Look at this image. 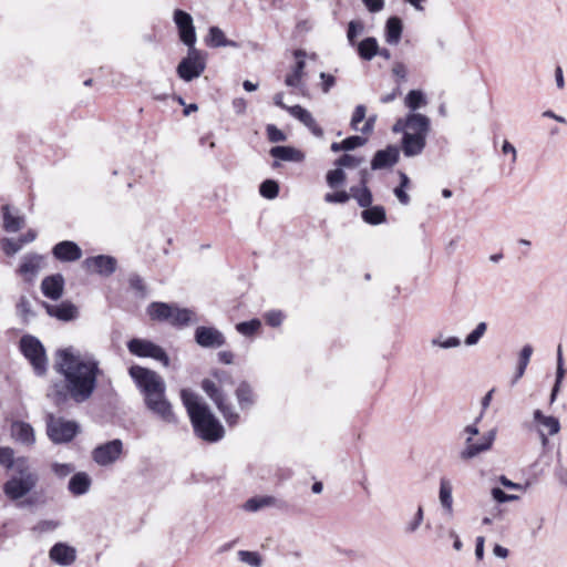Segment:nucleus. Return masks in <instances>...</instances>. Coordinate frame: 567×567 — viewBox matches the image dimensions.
Instances as JSON below:
<instances>
[{
	"instance_id": "nucleus-1",
	"label": "nucleus",
	"mask_w": 567,
	"mask_h": 567,
	"mask_svg": "<svg viewBox=\"0 0 567 567\" xmlns=\"http://www.w3.org/2000/svg\"><path fill=\"white\" fill-rule=\"evenodd\" d=\"M55 357L53 368L63 380L51 384L48 399L58 408H63L69 400L76 404L86 402L97 386L99 362L82 359L72 347L59 349Z\"/></svg>"
},
{
	"instance_id": "nucleus-2",
	"label": "nucleus",
	"mask_w": 567,
	"mask_h": 567,
	"mask_svg": "<svg viewBox=\"0 0 567 567\" xmlns=\"http://www.w3.org/2000/svg\"><path fill=\"white\" fill-rule=\"evenodd\" d=\"M128 374L143 394L145 406L162 421L176 423L172 404L165 395L166 384L161 375L141 365H132Z\"/></svg>"
},
{
	"instance_id": "nucleus-3",
	"label": "nucleus",
	"mask_w": 567,
	"mask_h": 567,
	"mask_svg": "<svg viewBox=\"0 0 567 567\" xmlns=\"http://www.w3.org/2000/svg\"><path fill=\"white\" fill-rule=\"evenodd\" d=\"M181 399L189 416L194 434L198 439L207 443H217L224 439L225 429L221 422L197 393L183 389Z\"/></svg>"
},
{
	"instance_id": "nucleus-4",
	"label": "nucleus",
	"mask_w": 567,
	"mask_h": 567,
	"mask_svg": "<svg viewBox=\"0 0 567 567\" xmlns=\"http://www.w3.org/2000/svg\"><path fill=\"white\" fill-rule=\"evenodd\" d=\"M430 131L431 121L421 113H408L392 126L393 133L402 134L400 148L405 157H415L423 153Z\"/></svg>"
},
{
	"instance_id": "nucleus-5",
	"label": "nucleus",
	"mask_w": 567,
	"mask_h": 567,
	"mask_svg": "<svg viewBox=\"0 0 567 567\" xmlns=\"http://www.w3.org/2000/svg\"><path fill=\"white\" fill-rule=\"evenodd\" d=\"M483 416V412L475 419L473 424L466 425L464 427V433L468 434L465 440V447L460 452V457L463 461H468L483 452H486L492 449L493 443L496 437V430L492 429L486 432L478 442H474L473 436L480 433L477 423L481 421Z\"/></svg>"
},
{
	"instance_id": "nucleus-6",
	"label": "nucleus",
	"mask_w": 567,
	"mask_h": 567,
	"mask_svg": "<svg viewBox=\"0 0 567 567\" xmlns=\"http://www.w3.org/2000/svg\"><path fill=\"white\" fill-rule=\"evenodd\" d=\"M47 435L54 444H66L80 433V425L76 421L65 420L49 413L45 416Z\"/></svg>"
},
{
	"instance_id": "nucleus-7",
	"label": "nucleus",
	"mask_w": 567,
	"mask_h": 567,
	"mask_svg": "<svg viewBox=\"0 0 567 567\" xmlns=\"http://www.w3.org/2000/svg\"><path fill=\"white\" fill-rule=\"evenodd\" d=\"M19 348L30 362L37 375H44L48 371V358L42 342L32 334H24L19 341Z\"/></svg>"
},
{
	"instance_id": "nucleus-8",
	"label": "nucleus",
	"mask_w": 567,
	"mask_h": 567,
	"mask_svg": "<svg viewBox=\"0 0 567 567\" xmlns=\"http://www.w3.org/2000/svg\"><path fill=\"white\" fill-rule=\"evenodd\" d=\"M20 476H12L3 484V493L11 501H19L28 495L37 485L39 476L37 473L18 465Z\"/></svg>"
},
{
	"instance_id": "nucleus-9",
	"label": "nucleus",
	"mask_w": 567,
	"mask_h": 567,
	"mask_svg": "<svg viewBox=\"0 0 567 567\" xmlns=\"http://www.w3.org/2000/svg\"><path fill=\"white\" fill-rule=\"evenodd\" d=\"M187 54L184 56L176 68L178 78L185 82H192L199 78L206 69V53L196 49V47H187Z\"/></svg>"
},
{
	"instance_id": "nucleus-10",
	"label": "nucleus",
	"mask_w": 567,
	"mask_h": 567,
	"mask_svg": "<svg viewBox=\"0 0 567 567\" xmlns=\"http://www.w3.org/2000/svg\"><path fill=\"white\" fill-rule=\"evenodd\" d=\"M130 353L138 358H151L161 362L164 367L169 365V357L166 351L151 340L133 338L127 342Z\"/></svg>"
},
{
	"instance_id": "nucleus-11",
	"label": "nucleus",
	"mask_w": 567,
	"mask_h": 567,
	"mask_svg": "<svg viewBox=\"0 0 567 567\" xmlns=\"http://www.w3.org/2000/svg\"><path fill=\"white\" fill-rule=\"evenodd\" d=\"M173 20L176 24L181 42L186 47L196 45L197 37L193 17L182 9H175Z\"/></svg>"
},
{
	"instance_id": "nucleus-12",
	"label": "nucleus",
	"mask_w": 567,
	"mask_h": 567,
	"mask_svg": "<svg viewBox=\"0 0 567 567\" xmlns=\"http://www.w3.org/2000/svg\"><path fill=\"white\" fill-rule=\"evenodd\" d=\"M123 452V443L120 439L111 440L100 444L92 451L93 461L100 466H107L115 463Z\"/></svg>"
},
{
	"instance_id": "nucleus-13",
	"label": "nucleus",
	"mask_w": 567,
	"mask_h": 567,
	"mask_svg": "<svg viewBox=\"0 0 567 567\" xmlns=\"http://www.w3.org/2000/svg\"><path fill=\"white\" fill-rule=\"evenodd\" d=\"M195 342L205 349H217L226 343L221 331L215 327L198 326L194 332Z\"/></svg>"
},
{
	"instance_id": "nucleus-14",
	"label": "nucleus",
	"mask_w": 567,
	"mask_h": 567,
	"mask_svg": "<svg viewBox=\"0 0 567 567\" xmlns=\"http://www.w3.org/2000/svg\"><path fill=\"white\" fill-rule=\"evenodd\" d=\"M83 266L87 270L93 269L94 272L102 277H110L116 271L117 260L115 257L110 255H97L87 257L83 261Z\"/></svg>"
},
{
	"instance_id": "nucleus-15",
	"label": "nucleus",
	"mask_w": 567,
	"mask_h": 567,
	"mask_svg": "<svg viewBox=\"0 0 567 567\" xmlns=\"http://www.w3.org/2000/svg\"><path fill=\"white\" fill-rule=\"evenodd\" d=\"M400 159V148L396 145H388L383 150H378L371 159V169L381 171L393 167Z\"/></svg>"
},
{
	"instance_id": "nucleus-16",
	"label": "nucleus",
	"mask_w": 567,
	"mask_h": 567,
	"mask_svg": "<svg viewBox=\"0 0 567 567\" xmlns=\"http://www.w3.org/2000/svg\"><path fill=\"white\" fill-rule=\"evenodd\" d=\"M47 313L60 321L69 322L78 318L79 311L75 305L71 301H62L59 305H51L47 301H40Z\"/></svg>"
},
{
	"instance_id": "nucleus-17",
	"label": "nucleus",
	"mask_w": 567,
	"mask_h": 567,
	"mask_svg": "<svg viewBox=\"0 0 567 567\" xmlns=\"http://www.w3.org/2000/svg\"><path fill=\"white\" fill-rule=\"evenodd\" d=\"M52 255L59 261L72 262L82 257V249L75 241L62 240L53 246Z\"/></svg>"
},
{
	"instance_id": "nucleus-18",
	"label": "nucleus",
	"mask_w": 567,
	"mask_h": 567,
	"mask_svg": "<svg viewBox=\"0 0 567 567\" xmlns=\"http://www.w3.org/2000/svg\"><path fill=\"white\" fill-rule=\"evenodd\" d=\"M65 280L61 274L47 276L41 282V292L51 300H59L64 292Z\"/></svg>"
},
{
	"instance_id": "nucleus-19",
	"label": "nucleus",
	"mask_w": 567,
	"mask_h": 567,
	"mask_svg": "<svg viewBox=\"0 0 567 567\" xmlns=\"http://www.w3.org/2000/svg\"><path fill=\"white\" fill-rule=\"evenodd\" d=\"M49 557L60 566H70L76 559V549L66 543H55L49 550Z\"/></svg>"
},
{
	"instance_id": "nucleus-20",
	"label": "nucleus",
	"mask_w": 567,
	"mask_h": 567,
	"mask_svg": "<svg viewBox=\"0 0 567 567\" xmlns=\"http://www.w3.org/2000/svg\"><path fill=\"white\" fill-rule=\"evenodd\" d=\"M42 256L39 254H27L23 256L17 272L24 276V280L31 282L41 269Z\"/></svg>"
},
{
	"instance_id": "nucleus-21",
	"label": "nucleus",
	"mask_w": 567,
	"mask_h": 567,
	"mask_svg": "<svg viewBox=\"0 0 567 567\" xmlns=\"http://www.w3.org/2000/svg\"><path fill=\"white\" fill-rule=\"evenodd\" d=\"M11 435L17 442L25 446H32L35 443L34 430L31 424L24 421L12 422Z\"/></svg>"
},
{
	"instance_id": "nucleus-22",
	"label": "nucleus",
	"mask_w": 567,
	"mask_h": 567,
	"mask_svg": "<svg viewBox=\"0 0 567 567\" xmlns=\"http://www.w3.org/2000/svg\"><path fill=\"white\" fill-rule=\"evenodd\" d=\"M293 55L297 61L293 65L292 72L286 75L285 84L290 87H298L306 68V62L303 60L306 56V51L302 49H297L293 51Z\"/></svg>"
},
{
	"instance_id": "nucleus-23",
	"label": "nucleus",
	"mask_w": 567,
	"mask_h": 567,
	"mask_svg": "<svg viewBox=\"0 0 567 567\" xmlns=\"http://www.w3.org/2000/svg\"><path fill=\"white\" fill-rule=\"evenodd\" d=\"M269 154L275 158L284 162L300 163L305 159V154L300 150L290 145H277L270 148Z\"/></svg>"
},
{
	"instance_id": "nucleus-24",
	"label": "nucleus",
	"mask_w": 567,
	"mask_h": 567,
	"mask_svg": "<svg viewBox=\"0 0 567 567\" xmlns=\"http://www.w3.org/2000/svg\"><path fill=\"white\" fill-rule=\"evenodd\" d=\"M92 478L86 472L74 473L69 483L68 489L73 496H82L90 491Z\"/></svg>"
},
{
	"instance_id": "nucleus-25",
	"label": "nucleus",
	"mask_w": 567,
	"mask_h": 567,
	"mask_svg": "<svg viewBox=\"0 0 567 567\" xmlns=\"http://www.w3.org/2000/svg\"><path fill=\"white\" fill-rule=\"evenodd\" d=\"M146 311L152 320L169 322L171 318H173L174 305L162 301H153L147 306Z\"/></svg>"
},
{
	"instance_id": "nucleus-26",
	"label": "nucleus",
	"mask_w": 567,
	"mask_h": 567,
	"mask_svg": "<svg viewBox=\"0 0 567 567\" xmlns=\"http://www.w3.org/2000/svg\"><path fill=\"white\" fill-rule=\"evenodd\" d=\"M402 32H403L402 19L399 18L398 16L390 17L386 20L385 28H384L385 41L391 45L398 44L402 38Z\"/></svg>"
},
{
	"instance_id": "nucleus-27",
	"label": "nucleus",
	"mask_w": 567,
	"mask_h": 567,
	"mask_svg": "<svg viewBox=\"0 0 567 567\" xmlns=\"http://www.w3.org/2000/svg\"><path fill=\"white\" fill-rule=\"evenodd\" d=\"M205 42L210 48L230 47L238 48V43L226 38L224 31L218 27H210Z\"/></svg>"
},
{
	"instance_id": "nucleus-28",
	"label": "nucleus",
	"mask_w": 567,
	"mask_h": 567,
	"mask_svg": "<svg viewBox=\"0 0 567 567\" xmlns=\"http://www.w3.org/2000/svg\"><path fill=\"white\" fill-rule=\"evenodd\" d=\"M235 394L241 410H248L255 404L254 390L247 381L238 384Z\"/></svg>"
},
{
	"instance_id": "nucleus-29",
	"label": "nucleus",
	"mask_w": 567,
	"mask_h": 567,
	"mask_svg": "<svg viewBox=\"0 0 567 567\" xmlns=\"http://www.w3.org/2000/svg\"><path fill=\"white\" fill-rule=\"evenodd\" d=\"M361 218L365 224L381 225L386 220V212L382 205H372L361 212Z\"/></svg>"
},
{
	"instance_id": "nucleus-30",
	"label": "nucleus",
	"mask_w": 567,
	"mask_h": 567,
	"mask_svg": "<svg viewBox=\"0 0 567 567\" xmlns=\"http://www.w3.org/2000/svg\"><path fill=\"white\" fill-rule=\"evenodd\" d=\"M358 55L363 61H371L378 55V40L374 37H367L357 44Z\"/></svg>"
},
{
	"instance_id": "nucleus-31",
	"label": "nucleus",
	"mask_w": 567,
	"mask_h": 567,
	"mask_svg": "<svg viewBox=\"0 0 567 567\" xmlns=\"http://www.w3.org/2000/svg\"><path fill=\"white\" fill-rule=\"evenodd\" d=\"M3 229L8 233L19 231L24 225V217L12 215L10 205L2 207Z\"/></svg>"
},
{
	"instance_id": "nucleus-32",
	"label": "nucleus",
	"mask_w": 567,
	"mask_h": 567,
	"mask_svg": "<svg viewBox=\"0 0 567 567\" xmlns=\"http://www.w3.org/2000/svg\"><path fill=\"white\" fill-rule=\"evenodd\" d=\"M452 484L446 477L440 480L439 498L442 507L451 515L453 512Z\"/></svg>"
},
{
	"instance_id": "nucleus-33",
	"label": "nucleus",
	"mask_w": 567,
	"mask_h": 567,
	"mask_svg": "<svg viewBox=\"0 0 567 567\" xmlns=\"http://www.w3.org/2000/svg\"><path fill=\"white\" fill-rule=\"evenodd\" d=\"M534 421L548 430L549 435H555L560 431L559 420L551 415H545L540 410L533 413Z\"/></svg>"
},
{
	"instance_id": "nucleus-34",
	"label": "nucleus",
	"mask_w": 567,
	"mask_h": 567,
	"mask_svg": "<svg viewBox=\"0 0 567 567\" xmlns=\"http://www.w3.org/2000/svg\"><path fill=\"white\" fill-rule=\"evenodd\" d=\"M404 104L411 111L410 113H417L419 109L427 104V100L423 91L411 90L404 99Z\"/></svg>"
},
{
	"instance_id": "nucleus-35",
	"label": "nucleus",
	"mask_w": 567,
	"mask_h": 567,
	"mask_svg": "<svg viewBox=\"0 0 567 567\" xmlns=\"http://www.w3.org/2000/svg\"><path fill=\"white\" fill-rule=\"evenodd\" d=\"M532 354L533 347L530 344H525L519 352L518 363L516 367L515 375L512 380V384H515L524 375Z\"/></svg>"
},
{
	"instance_id": "nucleus-36",
	"label": "nucleus",
	"mask_w": 567,
	"mask_h": 567,
	"mask_svg": "<svg viewBox=\"0 0 567 567\" xmlns=\"http://www.w3.org/2000/svg\"><path fill=\"white\" fill-rule=\"evenodd\" d=\"M193 316L194 312L190 309L174 305L173 318H171L169 323L177 328L186 327L192 322Z\"/></svg>"
},
{
	"instance_id": "nucleus-37",
	"label": "nucleus",
	"mask_w": 567,
	"mask_h": 567,
	"mask_svg": "<svg viewBox=\"0 0 567 567\" xmlns=\"http://www.w3.org/2000/svg\"><path fill=\"white\" fill-rule=\"evenodd\" d=\"M351 197H353L358 205L362 208L372 206L373 195L368 186L364 187H350Z\"/></svg>"
},
{
	"instance_id": "nucleus-38",
	"label": "nucleus",
	"mask_w": 567,
	"mask_h": 567,
	"mask_svg": "<svg viewBox=\"0 0 567 567\" xmlns=\"http://www.w3.org/2000/svg\"><path fill=\"white\" fill-rule=\"evenodd\" d=\"M565 369H564V360H563V353H561V347L558 346V350H557V369H556V379H555V383L553 385V389H551V392H550V403H553L556 398H557V394L560 390V384H561V381L565 377Z\"/></svg>"
},
{
	"instance_id": "nucleus-39",
	"label": "nucleus",
	"mask_w": 567,
	"mask_h": 567,
	"mask_svg": "<svg viewBox=\"0 0 567 567\" xmlns=\"http://www.w3.org/2000/svg\"><path fill=\"white\" fill-rule=\"evenodd\" d=\"M216 406L229 426H235L239 423V414L231 404L226 402V398L221 402H217Z\"/></svg>"
},
{
	"instance_id": "nucleus-40",
	"label": "nucleus",
	"mask_w": 567,
	"mask_h": 567,
	"mask_svg": "<svg viewBox=\"0 0 567 567\" xmlns=\"http://www.w3.org/2000/svg\"><path fill=\"white\" fill-rule=\"evenodd\" d=\"M202 389L207 396L217 405V402H221L226 398L225 393L219 386L210 379H204L202 381Z\"/></svg>"
},
{
	"instance_id": "nucleus-41",
	"label": "nucleus",
	"mask_w": 567,
	"mask_h": 567,
	"mask_svg": "<svg viewBox=\"0 0 567 567\" xmlns=\"http://www.w3.org/2000/svg\"><path fill=\"white\" fill-rule=\"evenodd\" d=\"M275 503L272 496H255L246 501L244 508L247 512H257L266 506H270Z\"/></svg>"
},
{
	"instance_id": "nucleus-42",
	"label": "nucleus",
	"mask_w": 567,
	"mask_h": 567,
	"mask_svg": "<svg viewBox=\"0 0 567 567\" xmlns=\"http://www.w3.org/2000/svg\"><path fill=\"white\" fill-rule=\"evenodd\" d=\"M347 174L342 168L336 166L334 169L328 171L326 174V182L330 188H338L346 183Z\"/></svg>"
},
{
	"instance_id": "nucleus-43",
	"label": "nucleus",
	"mask_w": 567,
	"mask_h": 567,
	"mask_svg": "<svg viewBox=\"0 0 567 567\" xmlns=\"http://www.w3.org/2000/svg\"><path fill=\"white\" fill-rule=\"evenodd\" d=\"M279 183L275 179H265L259 185V194L267 199H275L279 194Z\"/></svg>"
},
{
	"instance_id": "nucleus-44",
	"label": "nucleus",
	"mask_w": 567,
	"mask_h": 567,
	"mask_svg": "<svg viewBox=\"0 0 567 567\" xmlns=\"http://www.w3.org/2000/svg\"><path fill=\"white\" fill-rule=\"evenodd\" d=\"M17 310L22 321L29 323V321L37 317L35 311L32 310L31 303L25 296H22L17 303Z\"/></svg>"
},
{
	"instance_id": "nucleus-45",
	"label": "nucleus",
	"mask_w": 567,
	"mask_h": 567,
	"mask_svg": "<svg viewBox=\"0 0 567 567\" xmlns=\"http://www.w3.org/2000/svg\"><path fill=\"white\" fill-rule=\"evenodd\" d=\"M128 285L130 288L136 292V297L144 299L147 296V287L140 275L131 274Z\"/></svg>"
},
{
	"instance_id": "nucleus-46",
	"label": "nucleus",
	"mask_w": 567,
	"mask_h": 567,
	"mask_svg": "<svg viewBox=\"0 0 567 567\" xmlns=\"http://www.w3.org/2000/svg\"><path fill=\"white\" fill-rule=\"evenodd\" d=\"M238 558L251 567H261L262 565V558L258 551L239 550Z\"/></svg>"
},
{
	"instance_id": "nucleus-47",
	"label": "nucleus",
	"mask_w": 567,
	"mask_h": 567,
	"mask_svg": "<svg viewBox=\"0 0 567 567\" xmlns=\"http://www.w3.org/2000/svg\"><path fill=\"white\" fill-rule=\"evenodd\" d=\"M363 162L362 157H357L351 154H343L334 161V165L340 168H355Z\"/></svg>"
},
{
	"instance_id": "nucleus-48",
	"label": "nucleus",
	"mask_w": 567,
	"mask_h": 567,
	"mask_svg": "<svg viewBox=\"0 0 567 567\" xmlns=\"http://www.w3.org/2000/svg\"><path fill=\"white\" fill-rule=\"evenodd\" d=\"M363 30L364 25L361 21L352 20L348 23L347 38L350 45H355V39L363 32Z\"/></svg>"
},
{
	"instance_id": "nucleus-49",
	"label": "nucleus",
	"mask_w": 567,
	"mask_h": 567,
	"mask_svg": "<svg viewBox=\"0 0 567 567\" xmlns=\"http://www.w3.org/2000/svg\"><path fill=\"white\" fill-rule=\"evenodd\" d=\"M351 198V192L347 190H337L333 193H327L323 197L324 202L328 204H346Z\"/></svg>"
},
{
	"instance_id": "nucleus-50",
	"label": "nucleus",
	"mask_w": 567,
	"mask_h": 567,
	"mask_svg": "<svg viewBox=\"0 0 567 567\" xmlns=\"http://www.w3.org/2000/svg\"><path fill=\"white\" fill-rule=\"evenodd\" d=\"M261 323L258 319H251L248 321H241L237 323L236 329L239 333L244 336H252L258 331Z\"/></svg>"
},
{
	"instance_id": "nucleus-51",
	"label": "nucleus",
	"mask_w": 567,
	"mask_h": 567,
	"mask_svg": "<svg viewBox=\"0 0 567 567\" xmlns=\"http://www.w3.org/2000/svg\"><path fill=\"white\" fill-rule=\"evenodd\" d=\"M0 245L4 255L8 257L16 255L22 248L19 240L13 238H3L0 240Z\"/></svg>"
},
{
	"instance_id": "nucleus-52",
	"label": "nucleus",
	"mask_w": 567,
	"mask_h": 567,
	"mask_svg": "<svg viewBox=\"0 0 567 567\" xmlns=\"http://www.w3.org/2000/svg\"><path fill=\"white\" fill-rule=\"evenodd\" d=\"M487 324L486 322H480L476 328L470 332L465 338V344L466 346H475L478 343L480 339L484 336L486 332Z\"/></svg>"
},
{
	"instance_id": "nucleus-53",
	"label": "nucleus",
	"mask_w": 567,
	"mask_h": 567,
	"mask_svg": "<svg viewBox=\"0 0 567 567\" xmlns=\"http://www.w3.org/2000/svg\"><path fill=\"white\" fill-rule=\"evenodd\" d=\"M343 141L344 152L353 151L358 147H361L368 143V138L365 136L360 135H351L346 137Z\"/></svg>"
},
{
	"instance_id": "nucleus-54",
	"label": "nucleus",
	"mask_w": 567,
	"mask_h": 567,
	"mask_svg": "<svg viewBox=\"0 0 567 567\" xmlns=\"http://www.w3.org/2000/svg\"><path fill=\"white\" fill-rule=\"evenodd\" d=\"M288 113L303 125L312 117V114L299 104L289 107Z\"/></svg>"
},
{
	"instance_id": "nucleus-55",
	"label": "nucleus",
	"mask_w": 567,
	"mask_h": 567,
	"mask_svg": "<svg viewBox=\"0 0 567 567\" xmlns=\"http://www.w3.org/2000/svg\"><path fill=\"white\" fill-rule=\"evenodd\" d=\"M266 133L268 141L271 143L285 142L287 140V135L275 124H268L266 126Z\"/></svg>"
},
{
	"instance_id": "nucleus-56",
	"label": "nucleus",
	"mask_w": 567,
	"mask_h": 567,
	"mask_svg": "<svg viewBox=\"0 0 567 567\" xmlns=\"http://www.w3.org/2000/svg\"><path fill=\"white\" fill-rule=\"evenodd\" d=\"M492 497L498 504L517 501L519 496L505 493L501 487H493L491 491Z\"/></svg>"
},
{
	"instance_id": "nucleus-57",
	"label": "nucleus",
	"mask_w": 567,
	"mask_h": 567,
	"mask_svg": "<svg viewBox=\"0 0 567 567\" xmlns=\"http://www.w3.org/2000/svg\"><path fill=\"white\" fill-rule=\"evenodd\" d=\"M365 114L367 107L363 104H359L355 106L350 121V127L353 131H359L358 125L365 118Z\"/></svg>"
},
{
	"instance_id": "nucleus-58",
	"label": "nucleus",
	"mask_w": 567,
	"mask_h": 567,
	"mask_svg": "<svg viewBox=\"0 0 567 567\" xmlns=\"http://www.w3.org/2000/svg\"><path fill=\"white\" fill-rule=\"evenodd\" d=\"M19 527L13 519H9L0 525V537L8 538L17 535Z\"/></svg>"
},
{
	"instance_id": "nucleus-59",
	"label": "nucleus",
	"mask_w": 567,
	"mask_h": 567,
	"mask_svg": "<svg viewBox=\"0 0 567 567\" xmlns=\"http://www.w3.org/2000/svg\"><path fill=\"white\" fill-rule=\"evenodd\" d=\"M14 464L13 450L8 446L0 447V465L12 468Z\"/></svg>"
},
{
	"instance_id": "nucleus-60",
	"label": "nucleus",
	"mask_w": 567,
	"mask_h": 567,
	"mask_svg": "<svg viewBox=\"0 0 567 567\" xmlns=\"http://www.w3.org/2000/svg\"><path fill=\"white\" fill-rule=\"evenodd\" d=\"M75 466L71 463H53L52 471L54 474L61 478L66 477L71 473H73Z\"/></svg>"
},
{
	"instance_id": "nucleus-61",
	"label": "nucleus",
	"mask_w": 567,
	"mask_h": 567,
	"mask_svg": "<svg viewBox=\"0 0 567 567\" xmlns=\"http://www.w3.org/2000/svg\"><path fill=\"white\" fill-rule=\"evenodd\" d=\"M212 375L218 381V383L220 385H225V384L233 385L234 384V379H233L231 374L225 370L215 369L212 371Z\"/></svg>"
},
{
	"instance_id": "nucleus-62",
	"label": "nucleus",
	"mask_w": 567,
	"mask_h": 567,
	"mask_svg": "<svg viewBox=\"0 0 567 567\" xmlns=\"http://www.w3.org/2000/svg\"><path fill=\"white\" fill-rule=\"evenodd\" d=\"M284 315L279 310H271L265 315V321L270 327H279L282 323Z\"/></svg>"
},
{
	"instance_id": "nucleus-63",
	"label": "nucleus",
	"mask_w": 567,
	"mask_h": 567,
	"mask_svg": "<svg viewBox=\"0 0 567 567\" xmlns=\"http://www.w3.org/2000/svg\"><path fill=\"white\" fill-rule=\"evenodd\" d=\"M433 346H439L443 349H451L456 348L461 344V340L457 337H449L444 341H441L440 339L435 338L432 340Z\"/></svg>"
},
{
	"instance_id": "nucleus-64",
	"label": "nucleus",
	"mask_w": 567,
	"mask_h": 567,
	"mask_svg": "<svg viewBox=\"0 0 567 567\" xmlns=\"http://www.w3.org/2000/svg\"><path fill=\"white\" fill-rule=\"evenodd\" d=\"M408 188L402 186H395L393 194L398 198L399 203L403 206H408L411 203V197L408 194Z\"/></svg>"
}]
</instances>
